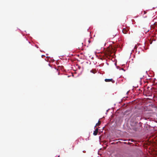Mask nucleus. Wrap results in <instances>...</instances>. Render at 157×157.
<instances>
[{
	"mask_svg": "<svg viewBox=\"0 0 157 157\" xmlns=\"http://www.w3.org/2000/svg\"><path fill=\"white\" fill-rule=\"evenodd\" d=\"M105 82H112L113 83H114V81L112 78H111V79H105Z\"/></svg>",
	"mask_w": 157,
	"mask_h": 157,
	"instance_id": "obj_3",
	"label": "nucleus"
},
{
	"mask_svg": "<svg viewBox=\"0 0 157 157\" xmlns=\"http://www.w3.org/2000/svg\"><path fill=\"white\" fill-rule=\"evenodd\" d=\"M90 72L92 73H96V71H94V70H91L90 71Z\"/></svg>",
	"mask_w": 157,
	"mask_h": 157,
	"instance_id": "obj_6",
	"label": "nucleus"
},
{
	"mask_svg": "<svg viewBox=\"0 0 157 157\" xmlns=\"http://www.w3.org/2000/svg\"><path fill=\"white\" fill-rule=\"evenodd\" d=\"M115 51V49L112 47H109L107 50V52L106 53V55L109 56H110L111 54Z\"/></svg>",
	"mask_w": 157,
	"mask_h": 157,
	"instance_id": "obj_1",
	"label": "nucleus"
},
{
	"mask_svg": "<svg viewBox=\"0 0 157 157\" xmlns=\"http://www.w3.org/2000/svg\"><path fill=\"white\" fill-rule=\"evenodd\" d=\"M101 123V122L100 121H99L96 124V125L95 126V127L96 126H97L99 125Z\"/></svg>",
	"mask_w": 157,
	"mask_h": 157,
	"instance_id": "obj_5",
	"label": "nucleus"
},
{
	"mask_svg": "<svg viewBox=\"0 0 157 157\" xmlns=\"http://www.w3.org/2000/svg\"><path fill=\"white\" fill-rule=\"evenodd\" d=\"M72 147H73V149L74 147L73 146H72Z\"/></svg>",
	"mask_w": 157,
	"mask_h": 157,
	"instance_id": "obj_12",
	"label": "nucleus"
},
{
	"mask_svg": "<svg viewBox=\"0 0 157 157\" xmlns=\"http://www.w3.org/2000/svg\"><path fill=\"white\" fill-rule=\"evenodd\" d=\"M131 141L132 142H134V140H132V139H131Z\"/></svg>",
	"mask_w": 157,
	"mask_h": 157,
	"instance_id": "obj_10",
	"label": "nucleus"
},
{
	"mask_svg": "<svg viewBox=\"0 0 157 157\" xmlns=\"http://www.w3.org/2000/svg\"><path fill=\"white\" fill-rule=\"evenodd\" d=\"M144 14H145L146 13V12L145 11H144Z\"/></svg>",
	"mask_w": 157,
	"mask_h": 157,
	"instance_id": "obj_8",
	"label": "nucleus"
},
{
	"mask_svg": "<svg viewBox=\"0 0 157 157\" xmlns=\"http://www.w3.org/2000/svg\"><path fill=\"white\" fill-rule=\"evenodd\" d=\"M128 144H131V143H130L128 142Z\"/></svg>",
	"mask_w": 157,
	"mask_h": 157,
	"instance_id": "obj_11",
	"label": "nucleus"
},
{
	"mask_svg": "<svg viewBox=\"0 0 157 157\" xmlns=\"http://www.w3.org/2000/svg\"><path fill=\"white\" fill-rule=\"evenodd\" d=\"M88 42H89V43H90V40H88Z\"/></svg>",
	"mask_w": 157,
	"mask_h": 157,
	"instance_id": "obj_9",
	"label": "nucleus"
},
{
	"mask_svg": "<svg viewBox=\"0 0 157 157\" xmlns=\"http://www.w3.org/2000/svg\"><path fill=\"white\" fill-rule=\"evenodd\" d=\"M98 133V132L95 130L94 131L93 134L94 136H96L97 135Z\"/></svg>",
	"mask_w": 157,
	"mask_h": 157,
	"instance_id": "obj_4",
	"label": "nucleus"
},
{
	"mask_svg": "<svg viewBox=\"0 0 157 157\" xmlns=\"http://www.w3.org/2000/svg\"><path fill=\"white\" fill-rule=\"evenodd\" d=\"M128 28H124L122 29V32L124 34H127L128 33Z\"/></svg>",
	"mask_w": 157,
	"mask_h": 157,
	"instance_id": "obj_2",
	"label": "nucleus"
},
{
	"mask_svg": "<svg viewBox=\"0 0 157 157\" xmlns=\"http://www.w3.org/2000/svg\"><path fill=\"white\" fill-rule=\"evenodd\" d=\"M98 128H97L95 130L98 132Z\"/></svg>",
	"mask_w": 157,
	"mask_h": 157,
	"instance_id": "obj_7",
	"label": "nucleus"
}]
</instances>
